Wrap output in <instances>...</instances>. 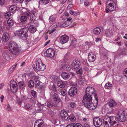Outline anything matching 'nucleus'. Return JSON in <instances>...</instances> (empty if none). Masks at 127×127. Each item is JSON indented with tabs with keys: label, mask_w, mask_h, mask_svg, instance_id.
Here are the masks:
<instances>
[{
	"label": "nucleus",
	"mask_w": 127,
	"mask_h": 127,
	"mask_svg": "<svg viewBox=\"0 0 127 127\" xmlns=\"http://www.w3.org/2000/svg\"><path fill=\"white\" fill-rule=\"evenodd\" d=\"M70 25V23L68 21H65L62 24H61V28H64Z\"/></svg>",
	"instance_id": "36"
},
{
	"label": "nucleus",
	"mask_w": 127,
	"mask_h": 127,
	"mask_svg": "<svg viewBox=\"0 0 127 127\" xmlns=\"http://www.w3.org/2000/svg\"><path fill=\"white\" fill-rule=\"evenodd\" d=\"M52 88L53 90L55 92H56L57 91V89L56 88V86L55 85H53L52 86Z\"/></svg>",
	"instance_id": "51"
},
{
	"label": "nucleus",
	"mask_w": 127,
	"mask_h": 127,
	"mask_svg": "<svg viewBox=\"0 0 127 127\" xmlns=\"http://www.w3.org/2000/svg\"><path fill=\"white\" fill-rule=\"evenodd\" d=\"M80 64V62L79 60H75L73 61L71 66L73 69H75L79 67Z\"/></svg>",
	"instance_id": "15"
},
{
	"label": "nucleus",
	"mask_w": 127,
	"mask_h": 127,
	"mask_svg": "<svg viewBox=\"0 0 127 127\" xmlns=\"http://www.w3.org/2000/svg\"><path fill=\"white\" fill-rule=\"evenodd\" d=\"M7 23L8 26L9 27H11L14 24V22L12 19L9 18L7 20Z\"/></svg>",
	"instance_id": "32"
},
{
	"label": "nucleus",
	"mask_w": 127,
	"mask_h": 127,
	"mask_svg": "<svg viewBox=\"0 0 127 127\" xmlns=\"http://www.w3.org/2000/svg\"><path fill=\"white\" fill-rule=\"evenodd\" d=\"M72 19V18L71 17H69L67 19V20L66 21H68V22H70V24L71 23V22L70 21Z\"/></svg>",
	"instance_id": "54"
},
{
	"label": "nucleus",
	"mask_w": 127,
	"mask_h": 127,
	"mask_svg": "<svg viewBox=\"0 0 127 127\" xmlns=\"http://www.w3.org/2000/svg\"><path fill=\"white\" fill-rule=\"evenodd\" d=\"M27 19V18L26 16H22L20 18V21L22 22H24L26 21Z\"/></svg>",
	"instance_id": "41"
},
{
	"label": "nucleus",
	"mask_w": 127,
	"mask_h": 127,
	"mask_svg": "<svg viewBox=\"0 0 127 127\" xmlns=\"http://www.w3.org/2000/svg\"><path fill=\"white\" fill-rule=\"evenodd\" d=\"M56 31V29H54L52 30L49 32V34H50L53 33L54 32Z\"/></svg>",
	"instance_id": "58"
},
{
	"label": "nucleus",
	"mask_w": 127,
	"mask_h": 127,
	"mask_svg": "<svg viewBox=\"0 0 127 127\" xmlns=\"http://www.w3.org/2000/svg\"><path fill=\"white\" fill-rule=\"evenodd\" d=\"M40 81L39 80H35L34 84L35 86H37V85H40Z\"/></svg>",
	"instance_id": "48"
},
{
	"label": "nucleus",
	"mask_w": 127,
	"mask_h": 127,
	"mask_svg": "<svg viewBox=\"0 0 127 127\" xmlns=\"http://www.w3.org/2000/svg\"><path fill=\"white\" fill-rule=\"evenodd\" d=\"M105 35L107 37L111 36L112 34H111V31L109 30H106L105 31Z\"/></svg>",
	"instance_id": "39"
},
{
	"label": "nucleus",
	"mask_w": 127,
	"mask_h": 127,
	"mask_svg": "<svg viewBox=\"0 0 127 127\" xmlns=\"http://www.w3.org/2000/svg\"><path fill=\"white\" fill-rule=\"evenodd\" d=\"M17 7L15 5H11L9 7V10L10 12L13 13L16 9Z\"/></svg>",
	"instance_id": "26"
},
{
	"label": "nucleus",
	"mask_w": 127,
	"mask_h": 127,
	"mask_svg": "<svg viewBox=\"0 0 127 127\" xmlns=\"http://www.w3.org/2000/svg\"><path fill=\"white\" fill-rule=\"evenodd\" d=\"M96 94L95 93V89L92 87H87L86 90V94L85 95L86 96L90 95L91 96L93 95Z\"/></svg>",
	"instance_id": "10"
},
{
	"label": "nucleus",
	"mask_w": 127,
	"mask_h": 127,
	"mask_svg": "<svg viewBox=\"0 0 127 127\" xmlns=\"http://www.w3.org/2000/svg\"><path fill=\"white\" fill-rule=\"evenodd\" d=\"M34 82L32 80L29 81L28 83V87L30 88H32L34 86Z\"/></svg>",
	"instance_id": "30"
},
{
	"label": "nucleus",
	"mask_w": 127,
	"mask_h": 127,
	"mask_svg": "<svg viewBox=\"0 0 127 127\" xmlns=\"http://www.w3.org/2000/svg\"><path fill=\"white\" fill-rule=\"evenodd\" d=\"M61 76L62 78L64 80H67L69 77L68 73L63 72L61 74Z\"/></svg>",
	"instance_id": "21"
},
{
	"label": "nucleus",
	"mask_w": 127,
	"mask_h": 127,
	"mask_svg": "<svg viewBox=\"0 0 127 127\" xmlns=\"http://www.w3.org/2000/svg\"><path fill=\"white\" fill-rule=\"evenodd\" d=\"M61 118L65 120H67L68 118V115L66 112L64 110H62L61 112Z\"/></svg>",
	"instance_id": "19"
},
{
	"label": "nucleus",
	"mask_w": 127,
	"mask_h": 127,
	"mask_svg": "<svg viewBox=\"0 0 127 127\" xmlns=\"http://www.w3.org/2000/svg\"><path fill=\"white\" fill-rule=\"evenodd\" d=\"M69 119L70 121L74 122L76 120L75 116L73 114H71L69 117Z\"/></svg>",
	"instance_id": "42"
},
{
	"label": "nucleus",
	"mask_w": 127,
	"mask_h": 127,
	"mask_svg": "<svg viewBox=\"0 0 127 127\" xmlns=\"http://www.w3.org/2000/svg\"><path fill=\"white\" fill-rule=\"evenodd\" d=\"M107 53L106 52H105V53L104 54H103V58L104 59H106L107 58Z\"/></svg>",
	"instance_id": "62"
},
{
	"label": "nucleus",
	"mask_w": 127,
	"mask_h": 127,
	"mask_svg": "<svg viewBox=\"0 0 127 127\" xmlns=\"http://www.w3.org/2000/svg\"><path fill=\"white\" fill-rule=\"evenodd\" d=\"M76 104L74 102H71L69 106L71 108H74L76 106Z\"/></svg>",
	"instance_id": "46"
},
{
	"label": "nucleus",
	"mask_w": 127,
	"mask_h": 127,
	"mask_svg": "<svg viewBox=\"0 0 127 127\" xmlns=\"http://www.w3.org/2000/svg\"><path fill=\"white\" fill-rule=\"evenodd\" d=\"M55 17L52 15L50 17L49 19V21L50 22H52L54 21L55 20Z\"/></svg>",
	"instance_id": "45"
},
{
	"label": "nucleus",
	"mask_w": 127,
	"mask_h": 127,
	"mask_svg": "<svg viewBox=\"0 0 127 127\" xmlns=\"http://www.w3.org/2000/svg\"><path fill=\"white\" fill-rule=\"evenodd\" d=\"M9 50L13 56H18L22 53L21 47L15 42L11 41L8 45Z\"/></svg>",
	"instance_id": "3"
},
{
	"label": "nucleus",
	"mask_w": 127,
	"mask_h": 127,
	"mask_svg": "<svg viewBox=\"0 0 127 127\" xmlns=\"http://www.w3.org/2000/svg\"><path fill=\"white\" fill-rule=\"evenodd\" d=\"M5 0H0V5H2L5 3Z\"/></svg>",
	"instance_id": "50"
},
{
	"label": "nucleus",
	"mask_w": 127,
	"mask_h": 127,
	"mask_svg": "<svg viewBox=\"0 0 127 127\" xmlns=\"http://www.w3.org/2000/svg\"><path fill=\"white\" fill-rule=\"evenodd\" d=\"M95 56L93 53H90L88 56V61L90 62H94L95 59Z\"/></svg>",
	"instance_id": "18"
},
{
	"label": "nucleus",
	"mask_w": 127,
	"mask_h": 127,
	"mask_svg": "<svg viewBox=\"0 0 127 127\" xmlns=\"http://www.w3.org/2000/svg\"><path fill=\"white\" fill-rule=\"evenodd\" d=\"M60 92L61 93V95L63 96H65L66 95V90L64 89H63L60 91Z\"/></svg>",
	"instance_id": "43"
},
{
	"label": "nucleus",
	"mask_w": 127,
	"mask_h": 127,
	"mask_svg": "<svg viewBox=\"0 0 127 127\" xmlns=\"http://www.w3.org/2000/svg\"><path fill=\"white\" fill-rule=\"evenodd\" d=\"M24 107L25 109L28 111L31 110L32 109V106L29 103H26L25 104Z\"/></svg>",
	"instance_id": "24"
},
{
	"label": "nucleus",
	"mask_w": 127,
	"mask_h": 127,
	"mask_svg": "<svg viewBox=\"0 0 127 127\" xmlns=\"http://www.w3.org/2000/svg\"><path fill=\"white\" fill-rule=\"evenodd\" d=\"M26 96L25 95H23L21 96V99L23 101L24 100L26 99Z\"/></svg>",
	"instance_id": "55"
},
{
	"label": "nucleus",
	"mask_w": 127,
	"mask_h": 127,
	"mask_svg": "<svg viewBox=\"0 0 127 127\" xmlns=\"http://www.w3.org/2000/svg\"><path fill=\"white\" fill-rule=\"evenodd\" d=\"M84 127H90L89 125L87 123H85L84 125Z\"/></svg>",
	"instance_id": "63"
},
{
	"label": "nucleus",
	"mask_w": 127,
	"mask_h": 127,
	"mask_svg": "<svg viewBox=\"0 0 127 127\" xmlns=\"http://www.w3.org/2000/svg\"><path fill=\"white\" fill-rule=\"evenodd\" d=\"M117 117L111 115L110 114L107 113L103 119V124L105 127H117L119 125V122Z\"/></svg>",
	"instance_id": "2"
},
{
	"label": "nucleus",
	"mask_w": 127,
	"mask_h": 127,
	"mask_svg": "<svg viewBox=\"0 0 127 127\" xmlns=\"http://www.w3.org/2000/svg\"><path fill=\"white\" fill-rule=\"evenodd\" d=\"M2 37L3 41L4 42H7L9 38V34L7 33H4L3 34Z\"/></svg>",
	"instance_id": "20"
},
{
	"label": "nucleus",
	"mask_w": 127,
	"mask_h": 127,
	"mask_svg": "<svg viewBox=\"0 0 127 127\" xmlns=\"http://www.w3.org/2000/svg\"><path fill=\"white\" fill-rule=\"evenodd\" d=\"M79 14V13L78 12H74L73 15H78Z\"/></svg>",
	"instance_id": "60"
},
{
	"label": "nucleus",
	"mask_w": 127,
	"mask_h": 127,
	"mask_svg": "<svg viewBox=\"0 0 127 127\" xmlns=\"http://www.w3.org/2000/svg\"><path fill=\"white\" fill-rule=\"evenodd\" d=\"M52 97L53 101L55 103L58 104L61 103L62 104V102L58 94L54 93ZM62 106V104H61V106Z\"/></svg>",
	"instance_id": "14"
},
{
	"label": "nucleus",
	"mask_w": 127,
	"mask_h": 127,
	"mask_svg": "<svg viewBox=\"0 0 127 127\" xmlns=\"http://www.w3.org/2000/svg\"><path fill=\"white\" fill-rule=\"evenodd\" d=\"M23 100L21 99H20L19 98H18L17 99V102L18 104L20 105H21V103L22 102Z\"/></svg>",
	"instance_id": "47"
},
{
	"label": "nucleus",
	"mask_w": 127,
	"mask_h": 127,
	"mask_svg": "<svg viewBox=\"0 0 127 127\" xmlns=\"http://www.w3.org/2000/svg\"><path fill=\"white\" fill-rule=\"evenodd\" d=\"M76 70V72L78 74H82L83 73L82 69L79 66L74 69Z\"/></svg>",
	"instance_id": "31"
},
{
	"label": "nucleus",
	"mask_w": 127,
	"mask_h": 127,
	"mask_svg": "<svg viewBox=\"0 0 127 127\" xmlns=\"http://www.w3.org/2000/svg\"><path fill=\"white\" fill-rule=\"evenodd\" d=\"M49 0H40L39 3L41 4L45 5L48 3Z\"/></svg>",
	"instance_id": "37"
},
{
	"label": "nucleus",
	"mask_w": 127,
	"mask_h": 127,
	"mask_svg": "<svg viewBox=\"0 0 127 127\" xmlns=\"http://www.w3.org/2000/svg\"><path fill=\"white\" fill-rule=\"evenodd\" d=\"M55 52L54 49L51 48L48 49L44 52V55L45 56L50 58L53 57L55 55Z\"/></svg>",
	"instance_id": "12"
},
{
	"label": "nucleus",
	"mask_w": 127,
	"mask_h": 127,
	"mask_svg": "<svg viewBox=\"0 0 127 127\" xmlns=\"http://www.w3.org/2000/svg\"><path fill=\"white\" fill-rule=\"evenodd\" d=\"M11 91L13 93H15L18 90V85L16 82L13 80H12L10 83Z\"/></svg>",
	"instance_id": "9"
},
{
	"label": "nucleus",
	"mask_w": 127,
	"mask_h": 127,
	"mask_svg": "<svg viewBox=\"0 0 127 127\" xmlns=\"http://www.w3.org/2000/svg\"><path fill=\"white\" fill-rule=\"evenodd\" d=\"M109 104L110 107H113L116 105V103L115 100H111L109 101Z\"/></svg>",
	"instance_id": "34"
},
{
	"label": "nucleus",
	"mask_w": 127,
	"mask_h": 127,
	"mask_svg": "<svg viewBox=\"0 0 127 127\" xmlns=\"http://www.w3.org/2000/svg\"><path fill=\"white\" fill-rule=\"evenodd\" d=\"M66 0H59L60 3L62 4L64 3L66 1Z\"/></svg>",
	"instance_id": "56"
},
{
	"label": "nucleus",
	"mask_w": 127,
	"mask_h": 127,
	"mask_svg": "<svg viewBox=\"0 0 127 127\" xmlns=\"http://www.w3.org/2000/svg\"><path fill=\"white\" fill-rule=\"evenodd\" d=\"M31 94L34 98L37 97V94L36 92L33 90H32L31 91Z\"/></svg>",
	"instance_id": "40"
},
{
	"label": "nucleus",
	"mask_w": 127,
	"mask_h": 127,
	"mask_svg": "<svg viewBox=\"0 0 127 127\" xmlns=\"http://www.w3.org/2000/svg\"><path fill=\"white\" fill-rule=\"evenodd\" d=\"M101 32L100 28L97 27L95 28L93 30V32L95 35L99 34Z\"/></svg>",
	"instance_id": "27"
},
{
	"label": "nucleus",
	"mask_w": 127,
	"mask_h": 127,
	"mask_svg": "<svg viewBox=\"0 0 127 127\" xmlns=\"http://www.w3.org/2000/svg\"><path fill=\"white\" fill-rule=\"evenodd\" d=\"M62 67H61V69L62 70L63 69V68H64V70L66 71H69L70 69L71 68L70 66L68 64H65L64 65V66L62 65Z\"/></svg>",
	"instance_id": "25"
},
{
	"label": "nucleus",
	"mask_w": 127,
	"mask_h": 127,
	"mask_svg": "<svg viewBox=\"0 0 127 127\" xmlns=\"http://www.w3.org/2000/svg\"><path fill=\"white\" fill-rule=\"evenodd\" d=\"M16 65L17 64L12 66L9 69L8 72L9 74H10L12 72L15 68Z\"/></svg>",
	"instance_id": "38"
},
{
	"label": "nucleus",
	"mask_w": 127,
	"mask_h": 127,
	"mask_svg": "<svg viewBox=\"0 0 127 127\" xmlns=\"http://www.w3.org/2000/svg\"><path fill=\"white\" fill-rule=\"evenodd\" d=\"M28 29L32 33L35 32L36 31V29L35 27L32 25H30L29 28H28Z\"/></svg>",
	"instance_id": "23"
},
{
	"label": "nucleus",
	"mask_w": 127,
	"mask_h": 127,
	"mask_svg": "<svg viewBox=\"0 0 127 127\" xmlns=\"http://www.w3.org/2000/svg\"><path fill=\"white\" fill-rule=\"evenodd\" d=\"M29 100L32 103L34 102L33 99L34 98L33 97L30 98L29 99Z\"/></svg>",
	"instance_id": "59"
},
{
	"label": "nucleus",
	"mask_w": 127,
	"mask_h": 127,
	"mask_svg": "<svg viewBox=\"0 0 127 127\" xmlns=\"http://www.w3.org/2000/svg\"><path fill=\"white\" fill-rule=\"evenodd\" d=\"M46 104L47 106L49 107H51L54 105V104L53 102L50 100L47 101Z\"/></svg>",
	"instance_id": "29"
},
{
	"label": "nucleus",
	"mask_w": 127,
	"mask_h": 127,
	"mask_svg": "<svg viewBox=\"0 0 127 127\" xmlns=\"http://www.w3.org/2000/svg\"><path fill=\"white\" fill-rule=\"evenodd\" d=\"M57 85L58 86L61 88L64 87V83L62 81H60L57 82Z\"/></svg>",
	"instance_id": "28"
},
{
	"label": "nucleus",
	"mask_w": 127,
	"mask_h": 127,
	"mask_svg": "<svg viewBox=\"0 0 127 127\" xmlns=\"http://www.w3.org/2000/svg\"><path fill=\"white\" fill-rule=\"evenodd\" d=\"M32 67L36 72L43 71L46 68V65L42 63L41 59L39 58L36 59L35 64L33 65Z\"/></svg>",
	"instance_id": "5"
},
{
	"label": "nucleus",
	"mask_w": 127,
	"mask_h": 127,
	"mask_svg": "<svg viewBox=\"0 0 127 127\" xmlns=\"http://www.w3.org/2000/svg\"><path fill=\"white\" fill-rule=\"evenodd\" d=\"M4 29V28L3 26H0V31H3Z\"/></svg>",
	"instance_id": "61"
},
{
	"label": "nucleus",
	"mask_w": 127,
	"mask_h": 127,
	"mask_svg": "<svg viewBox=\"0 0 127 127\" xmlns=\"http://www.w3.org/2000/svg\"><path fill=\"white\" fill-rule=\"evenodd\" d=\"M50 42V40H49L47 42H46L45 44L44 45V46H45L47 45Z\"/></svg>",
	"instance_id": "64"
},
{
	"label": "nucleus",
	"mask_w": 127,
	"mask_h": 127,
	"mask_svg": "<svg viewBox=\"0 0 127 127\" xmlns=\"http://www.w3.org/2000/svg\"><path fill=\"white\" fill-rule=\"evenodd\" d=\"M112 86L111 83L109 82H107L105 84L104 87L107 89H111Z\"/></svg>",
	"instance_id": "35"
},
{
	"label": "nucleus",
	"mask_w": 127,
	"mask_h": 127,
	"mask_svg": "<svg viewBox=\"0 0 127 127\" xmlns=\"http://www.w3.org/2000/svg\"><path fill=\"white\" fill-rule=\"evenodd\" d=\"M77 92V89L75 87H72L69 90L68 94L70 97H73L75 95Z\"/></svg>",
	"instance_id": "13"
},
{
	"label": "nucleus",
	"mask_w": 127,
	"mask_h": 127,
	"mask_svg": "<svg viewBox=\"0 0 127 127\" xmlns=\"http://www.w3.org/2000/svg\"><path fill=\"white\" fill-rule=\"evenodd\" d=\"M117 118L118 122H125L127 120V114L124 111H119L117 115Z\"/></svg>",
	"instance_id": "8"
},
{
	"label": "nucleus",
	"mask_w": 127,
	"mask_h": 127,
	"mask_svg": "<svg viewBox=\"0 0 127 127\" xmlns=\"http://www.w3.org/2000/svg\"><path fill=\"white\" fill-rule=\"evenodd\" d=\"M68 74H69V77L70 76H71L72 77H73V76H74L75 74L72 72H70L69 73H68Z\"/></svg>",
	"instance_id": "52"
},
{
	"label": "nucleus",
	"mask_w": 127,
	"mask_h": 127,
	"mask_svg": "<svg viewBox=\"0 0 127 127\" xmlns=\"http://www.w3.org/2000/svg\"><path fill=\"white\" fill-rule=\"evenodd\" d=\"M93 124L96 127H100L102 124V120L98 117H95L93 119Z\"/></svg>",
	"instance_id": "11"
},
{
	"label": "nucleus",
	"mask_w": 127,
	"mask_h": 127,
	"mask_svg": "<svg viewBox=\"0 0 127 127\" xmlns=\"http://www.w3.org/2000/svg\"><path fill=\"white\" fill-rule=\"evenodd\" d=\"M115 4L113 0H109L107 1L106 3V12L108 13L109 11H112L114 10L116 8Z\"/></svg>",
	"instance_id": "6"
},
{
	"label": "nucleus",
	"mask_w": 127,
	"mask_h": 127,
	"mask_svg": "<svg viewBox=\"0 0 127 127\" xmlns=\"http://www.w3.org/2000/svg\"><path fill=\"white\" fill-rule=\"evenodd\" d=\"M69 40V37L66 35L62 36L60 38V42L62 44H64L67 42Z\"/></svg>",
	"instance_id": "16"
},
{
	"label": "nucleus",
	"mask_w": 127,
	"mask_h": 127,
	"mask_svg": "<svg viewBox=\"0 0 127 127\" xmlns=\"http://www.w3.org/2000/svg\"><path fill=\"white\" fill-rule=\"evenodd\" d=\"M66 127H83L82 125L79 123H73L68 125Z\"/></svg>",
	"instance_id": "22"
},
{
	"label": "nucleus",
	"mask_w": 127,
	"mask_h": 127,
	"mask_svg": "<svg viewBox=\"0 0 127 127\" xmlns=\"http://www.w3.org/2000/svg\"><path fill=\"white\" fill-rule=\"evenodd\" d=\"M22 11L24 15H26L28 16H31L30 20L31 21H32L35 19L36 12L34 11H30L26 8L23 9Z\"/></svg>",
	"instance_id": "7"
},
{
	"label": "nucleus",
	"mask_w": 127,
	"mask_h": 127,
	"mask_svg": "<svg viewBox=\"0 0 127 127\" xmlns=\"http://www.w3.org/2000/svg\"><path fill=\"white\" fill-rule=\"evenodd\" d=\"M44 122L42 120L36 121L34 124V127H44Z\"/></svg>",
	"instance_id": "17"
},
{
	"label": "nucleus",
	"mask_w": 127,
	"mask_h": 127,
	"mask_svg": "<svg viewBox=\"0 0 127 127\" xmlns=\"http://www.w3.org/2000/svg\"><path fill=\"white\" fill-rule=\"evenodd\" d=\"M28 31L27 27H25L17 31L15 33V35L24 40H26L28 36Z\"/></svg>",
	"instance_id": "4"
},
{
	"label": "nucleus",
	"mask_w": 127,
	"mask_h": 127,
	"mask_svg": "<svg viewBox=\"0 0 127 127\" xmlns=\"http://www.w3.org/2000/svg\"><path fill=\"white\" fill-rule=\"evenodd\" d=\"M19 88L21 90H23L25 88V84L24 82L21 81L18 83Z\"/></svg>",
	"instance_id": "33"
},
{
	"label": "nucleus",
	"mask_w": 127,
	"mask_h": 127,
	"mask_svg": "<svg viewBox=\"0 0 127 127\" xmlns=\"http://www.w3.org/2000/svg\"><path fill=\"white\" fill-rule=\"evenodd\" d=\"M7 108L8 110L9 111H11V109L10 105L8 104L7 105Z\"/></svg>",
	"instance_id": "49"
},
{
	"label": "nucleus",
	"mask_w": 127,
	"mask_h": 127,
	"mask_svg": "<svg viewBox=\"0 0 127 127\" xmlns=\"http://www.w3.org/2000/svg\"><path fill=\"white\" fill-rule=\"evenodd\" d=\"M53 26L55 28L60 27L61 28V24L59 22H56L53 24Z\"/></svg>",
	"instance_id": "44"
},
{
	"label": "nucleus",
	"mask_w": 127,
	"mask_h": 127,
	"mask_svg": "<svg viewBox=\"0 0 127 127\" xmlns=\"http://www.w3.org/2000/svg\"><path fill=\"white\" fill-rule=\"evenodd\" d=\"M10 12H7L5 15V16H7V17H9L10 16Z\"/></svg>",
	"instance_id": "57"
},
{
	"label": "nucleus",
	"mask_w": 127,
	"mask_h": 127,
	"mask_svg": "<svg viewBox=\"0 0 127 127\" xmlns=\"http://www.w3.org/2000/svg\"><path fill=\"white\" fill-rule=\"evenodd\" d=\"M94 97L95 101V103L92 102V98L91 96H83V102L85 107L87 109L91 110L95 109L98 104V98L96 94L95 95Z\"/></svg>",
	"instance_id": "1"
},
{
	"label": "nucleus",
	"mask_w": 127,
	"mask_h": 127,
	"mask_svg": "<svg viewBox=\"0 0 127 127\" xmlns=\"http://www.w3.org/2000/svg\"><path fill=\"white\" fill-rule=\"evenodd\" d=\"M53 78L54 81H57L58 79V77L56 76H53Z\"/></svg>",
	"instance_id": "53"
}]
</instances>
